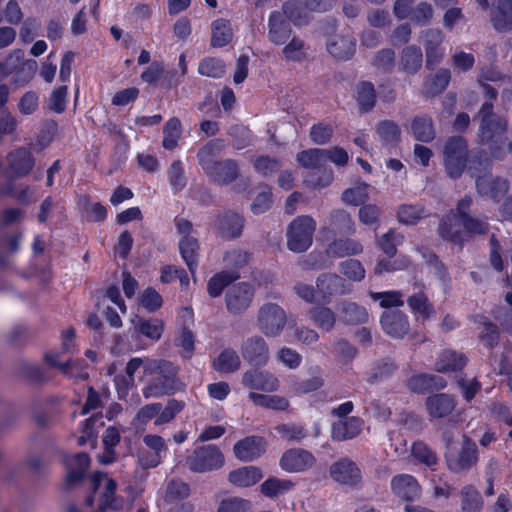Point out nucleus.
Here are the masks:
<instances>
[{"mask_svg":"<svg viewBox=\"0 0 512 512\" xmlns=\"http://www.w3.org/2000/svg\"><path fill=\"white\" fill-rule=\"evenodd\" d=\"M145 374L153 378L143 388L146 399L172 394L177 389V368L169 361L153 360L145 364Z\"/></svg>","mask_w":512,"mask_h":512,"instance_id":"f257e3e1","label":"nucleus"},{"mask_svg":"<svg viewBox=\"0 0 512 512\" xmlns=\"http://www.w3.org/2000/svg\"><path fill=\"white\" fill-rule=\"evenodd\" d=\"M90 479L97 496L99 512H108L109 510L122 512L131 508L132 500H125L115 494L117 483L107 474L95 472Z\"/></svg>","mask_w":512,"mask_h":512,"instance_id":"f03ea898","label":"nucleus"},{"mask_svg":"<svg viewBox=\"0 0 512 512\" xmlns=\"http://www.w3.org/2000/svg\"><path fill=\"white\" fill-rule=\"evenodd\" d=\"M443 157L447 174L451 178H459L468 160L466 141L460 136L449 138L444 145Z\"/></svg>","mask_w":512,"mask_h":512,"instance_id":"7ed1b4c3","label":"nucleus"},{"mask_svg":"<svg viewBox=\"0 0 512 512\" xmlns=\"http://www.w3.org/2000/svg\"><path fill=\"white\" fill-rule=\"evenodd\" d=\"M316 229L315 220L307 215L299 216L292 221L287 233V245L293 252L306 251L312 244Z\"/></svg>","mask_w":512,"mask_h":512,"instance_id":"20e7f679","label":"nucleus"},{"mask_svg":"<svg viewBox=\"0 0 512 512\" xmlns=\"http://www.w3.org/2000/svg\"><path fill=\"white\" fill-rule=\"evenodd\" d=\"M287 316L282 307L266 303L260 307L257 315L258 329L267 337H277L284 330Z\"/></svg>","mask_w":512,"mask_h":512,"instance_id":"39448f33","label":"nucleus"},{"mask_svg":"<svg viewBox=\"0 0 512 512\" xmlns=\"http://www.w3.org/2000/svg\"><path fill=\"white\" fill-rule=\"evenodd\" d=\"M492 108L491 103H485L479 112L481 116L480 138L483 143H498L507 130L506 120L494 114Z\"/></svg>","mask_w":512,"mask_h":512,"instance_id":"423d86ee","label":"nucleus"},{"mask_svg":"<svg viewBox=\"0 0 512 512\" xmlns=\"http://www.w3.org/2000/svg\"><path fill=\"white\" fill-rule=\"evenodd\" d=\"M224 456L214 445L198 447L187 458V465L193 472L204 473L222 467Z\"/></svg>","mask_w":512,"mask_h":512,"instance_id":"0eeeda50","label":"nucleus"},{"mask_svg":"<svg viewBox=\"0 0 512 512\" xmlns=\"http://www.w3.org/2000/svg\"><path fill=\"white\" fill-rule=\"evenodd\" d=\"M449 446V443H447ZM446 461L450 470L461 472L472 468L478 461V450L475 442L463 436V442L459 451L447 447Z\"/></svg>","mask_w":512,"mask_h":512,"instance_id":"6e6552de","label":"nucleus"},{"mask_svg":"<svg viewBox=\"0 0 512 512\" xmlns=\"http://www.w3.org/2000/svg\"><path fill=\"white\" fill-rule=\"evenodd\" d=\"M175 224L178 232L183 235L179 242V250L191 274H195L198 266L199 244L196 238L189 236L192 224L183 218H176Z\"/></svg>","mask_w":512,"mask_h":512,"instance_id":"1a4fd4ad","label":"nucleus"},{"mask_svg":"<svg viewBox=\"0 0 512 512\" xmlns=\"http://www.w3.org/2000/svg\"><path fill=\"white\" fill-rule=\"evenodd\" d=\"M329 474L335 482L343 486L355 487L362 481L360 468L348 458L334 462L329 468Z\"/></svg>","mask_w":512,"mask_h":512,"instance_id":"9d476101","label":"nucleus"},{"mask_svg":"<svg viewBox=\"0 0 512 512\" xmlns=\"http://www.w3.org/2000/svg\"><path fill=\"white\" fill-rule=\"evenodd\" d=\"M254 297V288L247 282L233 285L225 295L227 310L232 314H240L247 310Z\"/></svg>","mask_w":512,"mask_h":512,"instance_id":"9b49d317","label":"nucleus"},{"mask_svg":"<svg viewBox=\"0 0 512 512\" xmlns=\"http://www.w3.org/2000/svg\"><path fill=\"white\" fill-rule=\"evenodd\" d=\"M316 463L314 455L302 448H292L283 453L280 467L290 473H300L312 468Z\"/></svg>","mask_w":512,"mask_h":512,"instance_id":"f8f14e48","label":"nucleus"},{"mask_svg":"<svg viewBox=\"0 0 512 512\" xmlns=\"http://www.w3.org/2000/svg\"><path fill=\"white\" fill-rule=\"evenodd\" d=\"M318 297L329 301L332 296L344 295L351 291V286L345 279L334 273L321 274L316 280Z\"/></svg>","mask_w":512,"mask_h":512,"instance_id":"ddd939ff","label":"nucleus"},{"mask_svg":"<svg viewBox=\"0 0 512 512\" xmlns=\"http://www.w3.org/2000/svg\"><path fill=\"white\" fill-rule=\"evenodd\" d=\"M390 488L395 497L403 501H414L421 496V486L417 479L409 474L394 476L390 482Z\"/></svg>","mask_w":512,"mask_h":512,"instance_id":"4468645a","label":"nucleus"},{"mask_svg":"<svg viewBox=\"0 0 512 512\" xmlns=\"http://www.w3.org/2000/svg\"><path fill=\"white\" fill-rule=\"evenodd\" d=\"M476 188L480 196L499 201L509 190L506 179L485 174L476 178Z\"/></svg>","mask_w":512,"mask_h":512,"instance_id":"2eb2a0df","label":"nucleus"},{"mask_svg":"<svg viewBox=\"0 0 512 512\" xmlns=\"http://www.w3.org/2000/svg\"><path fill=\"white\" fill-rule=\"evenodd\" d=\"M243 358L256 365H264L269 359V348L261 336H253L245 340L241 345Z\"/></svg>","mask_w":512,"mask_h":512,"instance_id":"dca6fc26","label":"nucleus"},{"mask_svg":"<svg viewBox=\"0 0 512 512\" xmlns=\"http://www.w3.org/2000/svg\"><path fill=\"white\" fill-rule=\"evenodd\" d=\"M265 448L266 442L262 437L250 436L235 444L234 453L239 460L249 462L260 457Z\"/></svg>","mask_w":512,"mask_h":512,"instance_id":"f3484780","label":"nucleus"},{"mask_svg":"<svg viewBox=\"0 0 512 512\" xmlns=\"http://www.w3.org/2000/svg\"><path fill=\"white\" fill-rule=\"evenodd\" d=\"M242 382L246 387L250 389L263 390L267 392L276 391L279 387V381L277 377L269 372L256 369L247 371L243 375Z\"/></svg>","mask_w":512,"mask_h":512,"instance_id":"a211bd4d","label":"nucleus"},{"mask_svg":"<svg viewBox=\"0 0 512 512\" xmlns=\"http://www.w3.org/2000/svg\"><path fill=\"white\" fill-rule=\"evenodd\" d=\"M383 330L394 338H401L409 331L407 316L399 311H386L380 319Z\"/></svg>","mask_w":512,"mask_h":512,"instance_id":"6ab92c4d","label":"nucleus"},{"mask_svg":"<svg viewBox=\"0 0 512 512\" xmlns=\"http://www.w3.org/2000/svg\"><path fill=\"white\" fill-rule=\"evenodd\" d=\"M424 45L426 50V66L433 69L440 63L444 56V50L440 48L443 40L442 32L438 29H431L424 32Z\"/></svg>","mask_w":512,"mask_h":512,"instance_id":"aec40b11","label":"nucleus"},{"mask_svg":"<svg viewBox=\"0 0 512 512\" xmlns=\"http://www.w3.org/2000/svg\"><path fill=\"white\" fill-rule=\"evenodd\" d=\"M490 20L498 32L512 30V0H498L490 12Z\"/></svg>","mask_w":512,"mask_h":512,"instance_id":"412c9836","label":"nucleus"},{"mask_svg":"<svg viewBox=\"0 0 512 512\" xmlns=\"http://www.w3.org/2000/svg\"><path fill=\"white\" fill-rule=\"evenodd\" d=\"M355 48V38L349 33L334 35L327 43L328 52L338 59L350 58L354 54Z\"/></svg>","mask_w":512,"mask_h":512,"instance_id":"4be33fe9","label":"nucleus"},{"mask_svg":"<svg viewBox=\"0 0 512 512\" xmlns=\"http://www.w3.org/2000/svg\"><path fill=\"white\" fill-rule=\"evenodd\" d=\"M268 26V37L274 44L282 45L289 39L291 29L280 12L275 11L271 13Z\"/></svg>","mask_w":512,"mask_h":512,"instance_id":"5701e85b","label":"nucleus"},{"mask_svg":"<svg viewBox=\"0 0 512 512\" xmlns=\"http://www.w3.org/2000/svg\"><path fill=\"white\" fill-rule=\"evenodd\" d=\"M426 408L431 417L442 418L454 410L455 400L447 394H435L427 398Z\"/></svg>","mask_w":512,"mask_h":512,"instance_id":"b1692460","label":"nucleus"},{"mask_svg":"<svg viewBox=\"0 0 512 512\" xmlns=\"http://www.w3.org/2000/svg\"><path fill=\"white\" fill-rule=\"evenodd\" d=\"M408 388L415 393H425L432 389H442L446 386L443 377L433 374H416L408 380Z\"/></svg>","mask_w":512,"mask_h":512,"instance_id":"393cba45","label":"nucleus"},{"mask_svg":"<svg viewBox=\"0 0 512 512\" xmlns=\"http://www.w3.org/2000/svg\"><path fill=\"white\" fill-rule=\"evenodd\" d=\"M8 163L16 176H25L32 170L34 159L29 150L20 148L9 154Z\"/></svg>","mask_w":512,"mask_h":512,"instance_id":"a878e982","label":"nucleus"},{"mask_svg":"<svg viewBox=\"0 0 512 512\" xmlns=\"http://www.w3.org/2000/svg\"><path fill=\"white\" fill-rule=\"evenodd\" d=\"M363 421L358 417H350L333 424L332 438L338 441L347 440L359 435Z\"/></svg>","mask_w":512,"mask_h":512,"instance_id":"bb28decb","label":"nucleus"},{"mask_svg":"<svg viewBox=\"0 0 512 512\" xmlns=\"http://www.w3.org/2000/svg\"><path fill=\"white\" fill-rule=\"evenodd\" d=\"M90 464V458L86 453H78L66 459V482L72 485L80 481Z\"/></svg>","mask_w":512,"mask_h":512,"instance_id":"cd10ccee","label":"nucleus"},{"mask_svg":"<svg viewBox=\"0 0 512 512\" xmlns=\"http://www.w3.org/2000/svg\"><path fill=\"white\" fill-rule=\"evenodd\" d=\"M207 175L217 184H228L238 176V166L233 160L218 162Z\"/></svg>","mask_w":512,"mask_h":512,"instance_id":"c85d7f7f","label":"nucleus"},{"mask_svg":"<svg viewBox=\"0 0 512 512\" xmlns=\"http://www.w3.org/2000/svg\"><path fill=\"white\" fill-rule=\"evenodd\" d=\"M263 475L259 468L246 466L229 473V481L237 487H250L262 479Z\"/></svg>","mask_w":512,"mask_h":512,"instance_id":"c756f323","label":"nucleus"},{"mask_svg":"<svg viewBox=\"0 0 512 512\" xmlns=\"http://www.w3.org/2000/svg\"><path fill=\"white\" fill-rule=\"evenodd\" d=\"M461 228V219L455 213H450L443 218L439 226V235L445 240L461 243L465 240Z\"/></svg>","mask_w":512,"mask_h":512,"instance_id":"7c9ffc66","label":"nucleus"},{"mask_svg":"<svg viewBox=\"0 0 512 512\" xmlns=\"http://www.w3.org/2000/svg\"><path fill=\"white\" fill-rule=\"evenodd\" d=\"M133 323L134 330L138 335H142L154 342L158 341L162 337L164 322L158 318H137Z\"/></svg>","mask_w":512,"mask_h":512,"instance_id":"2f4dec72","label":"nucleus"},{"mask_svg":"<svg viewBox=\"0 0 512 512\" xmlns=\"http://www.w3.org/2000/svg\"><path fill=\"white\" fill-rule=\"evenodd\" d=\"M363 251L362 244L350 238L334 240L327 248V254L333 257H346L358 255Z\"/></svg>","mask_w":512,"mask_h":512,"instance_id":"473e14b6","label":"nucleus"},{"mask_svg":"<svg viewBox=\"0 0 512 512\" xmlns=\"http://www.w3.org/2000/svg\"><path fill=\"white\" fill-rule=\"evenodd\" d=\"M233 38L231 23L227 19L219 18L211 23V46L224 47Z\"/></svg>","mask_w":512,"mask_h":512,"instance_id":"72a5a7b5","label":"nucleus"},{"mask_svg":"<svg viewBox=\"0 0 512 512\" xmlns=\"http://www.w3.org/2000/svg\"><path fill=\"white\" fill-rule=\"evenodd\" d=\"M240 277L237 271H221L213 275L207 283V292L210 297L220 296L223 290Z\"/></svg>","mask_w":512,"mask_h":512,"instance_id":"f704fd0d","label":"nucleus"},{"mask_svg":"<svg viewBox=\"0 0 512 512\" xmlns=\"http://www.w3.org/2000/svg\"><path fill=\"white\" fill-rule=\"evenodd\" d=\"M465 364L466 358L463 354L447 350L439 355L435 369L438 372H454L462 369Z\"/></svg>","mask_w":512,"mask_h":512,"instance_id":"c9c22d12","label":"nucleus"},{"mask_svg":"<svg viewBox=\"0 0 512 512\" xmlns=\"http://www.w3.org/2000/svg\"><path fill=\"white\" fill-rule=\"evenodd\" d=\"M340 318L349 324L364 323L368 320V313L364 307L353 302H342L338 306Z\"/></svg>","mask_w":512,"mask_h":512,"instance_id":"e433bc0d","label":"nucleus"},{"mask_svg":"<svg viewBox=\"0 0 512 512\" xmlns=\"http://www.w3.org/2000/svg\"><path fill=\"white\" fill-rule=\"evenodd\" d=\"M423 54L419 47L414 45L407 46L403 49L400 59L401 69L408 73H416L422 66Z\"/></svg>","mask_w":512,"mask_h":512,"instance_id":"4c0bfd02","label":"nucleus"},{"mask_svg":"<svg viewBox=\"0 0 512 512\" xmlns=\"http://www.w3.org/2000/svg\"><path fill=\"white\" fill-rule=\"evenodd\" d=\"M462 512H480L483 507V499L478 490L472 485H466L461 489Z\"/></svg>","mask_w":512,"mask_h":512,"instance_id":"58836bf2","label":"nucleus"},{"mask_svg":"<svg viewBox=\"0 0 512 512\" xmlns=\"http://www.w3.org/2000/svg\"><path fill=\"white\" fill-rule=\"evenodd\" d=\"M413 136L421 142H430L435 138L432 119L426 116L415 117L411 123Z\"/></svg>","mask_w":512,"mask_h":512,"instance_id":"ea45409f","label":"nucleus"},{"mask_svg":"<svg viewBox=\"0 0 512 512\" xmlns=\"http://www.w3.org/2000/svg\"><path fill=\"white\" fill-rule=\"evenodd\" d=\"M182 123L177 117L170 118L163 127L162 146L172 150L177 147L182 135Z\"/></svg>","mask_w":512,"mask_h":512,"instance_id":"a19ab883","label":"nucleus"},{"mask_svg":"<svg viewBox=\"0 0 512 512\" xmlns=\"http://www.w3.org/2000/svg\"><path fill=\"white\" fill-rule=\"evenodd\" d=\"M428 215V211L420 204H403L397 210L399 222L406 225H414Z\"/></svg>","mask_w":512,"mask_h":512,"instance_id":"79ce46f5","label":"nucleus"},{"mask_svg":"<svg viewBox=\"0 0 512 512\" xmlns=\"http://www.w3.org/2000/svg\"><path fill=\"white\" fill-rule=\"evenodd\" d=\"M15 58L18 62H20V68L17 71L15 81L17 83H27L29 82L35 75L38 65L35 60H24V53L21 50H16L11 55L9 60Z\"/></svg>","mask_w":512,"mask_h":512,"instance_id":"37998d69","label":"nucleus"},{"mask_svg":"<svg viewBox=\"0 0 512 512\" xmlns=\"http://www.w3.org/2000/svg\"><path fill=\"white\" fill-rule=\"evenodd\" d=\"M312 322L321 330L329 332L336 323L335 313L328 307H315L309 311Z\"/></svg>","mask_w":512,"mask_h":512,"instance_id":"c03bdc74","label":"nucleus"},{"mask_svg":"<svg viewBox=\"0 0 512 512\" xmlns=\"http://www.w3.org/2000/svg\"><path fill=\"white\" fill-rule=\"evenodd\" d=\"M376 134L383 145L393 146L400 141V128L392 121L385 120L376 127Z\"/></svg>","mask_w":512,"mask_h":512,"instance_id":"a18cd8bd","label":"nucleus"},{"mask_svg":"<svg viewBox=\"0 0 512 512\" xmlns=\"http://www.w3.org/2000/svg\"><path fill=\"white\" fill-rule=\"evenodd\" d=\"M240 358L237 352L231 348L223 350L214 361V368L221 373H231L239 369Z\"/></svg>","mask_w":512,"mask_h":512,"instance_id":"49530a36","label":"nucleus"},{"mask_svg":"<svg viewBox=\"0 0 512 512\" xmlns=\"http://www.w3.org/2000/svg\"><path fill=\"white\" fill-rule=\"evenodd\" d=\"M249 398L255 405L263 408L273 410H286L289 407L288 400L278 395H264L251 392L249 394Z\"/></svg>","mask_w":512,"mask_h":512,"instance_id":"de8ad7c7","label":"nucleus"},{"mask_svg":"<svg viewBox=\"0 0 512 512\" xmlns=\"http://www.w3.org/2000/svg\"><path fill=\"white\" fill-rule=\"evenodd\" d=\"M297 162L307 169H318L326 164L324 149H308L297 154Z\"/></svg>","mask_w":512,"mask_h":512,"instance_id":"09e8293b","label":"nucleus"},{"mask_svg":"<svg viewBox=\"0 0 512 512\" xmlns=\"http://www.w3.org/2000/svg\"><path fill=\"white\" fill-rule=\"evenodd\" d=\"M293 486L294 484L290 480L272 477L261 484L260 490L266 497L274 498L290 491Z\"/></svg>","mask_w":512,"mask_h":512,"instance_id":"8fccbe9b","label":"nucleus"},{"mask_svg":"<svg viewBox=\"0 0 512 512\" xmlns=\"http://www.w3.org/2000/svg\"><path fill=\"white\" fill-rule=\"evenodd\" d=\"M222 148V142L214 140L205 145L198 152V161L205 173L207 174L218 162L214 161L216 154Z\"/></svg>","mask_w":512,"mask_h":512,"instance_id":"3c124183","label":"nucleus"},{"mask_svg":"<svg viewBox=\"0 0 512 512\" xmlns=\"http://www.w3.org/2000/svg\"><path fill=\"white\" fill-rule=\"evenodd\" d=\"M225 70L224 62L215 57H206L198 65L199 74L210 78H221L225 74Z\"/></svg>","mask_w":512,"mask_h":512,"instance_id":"603ef678","label":"nucleus"},{"mask_svg":"<svg viewBox=\"0 0 512 512\" xmlns=\"http://www.w3.org/2000/svg\"><path fill=\"white\" fill-rule=\"evenodd\" d=\"M368 189V184L359 183L351 188L346 189L342 193V200L344 203L352 206L363 204L369 199Z\"/></svg>","mask_w":512,"mask_h":512,"instance_id":"864d4df0","label":"nucleus"},{"mask_svg":"<svg viewBox=\"0 0 512 512\" xmlns=\"http://www.w3.org/2000/svg\"><path fill=\"white\" fill-rule=\"evenodd\" d=\"M190 495L188 484L181 480H171L166 487L165 502L169 504L176 503L186 499Z\"/></svg>","mask_w":512,"mask_h":512,"instance_id":"5fc2aeb1","label":"nucleus"},{"mask_svg":"<svg viewBox=\"0 0 512 512\" xmlns=\"http://www.w3.org/2000/svg\"><path fill=\"white\" fill-rule=\"evenodd\" d=\"M161 411V403H150L141 407L132 420L135 428H144L149 421L156 419Z\"/></svg>","mask_w":512,"mask_h":512,"instance_id":"6e6d98bb","label":"nucleus"},{"mask_svg":"<svg viewBox=\"0 0 512 512\" xmlns=\"http://www.w3.org/2000/svg\"><path fill=\"white\" fill-rule=\"evenodd\" d=\"M369 295L374 301H379L382 308L400 307L404 304V294L400 291L370 292Z\"/></svg>","mask_w":512,"mask_h":512,"instance_id":"4d7b16f0","label":"nucleus"},{"mask_svg":"<svg viewBox=\"0 0 512 512\" xmlns=\"http://www.w3.org/2000/svg\"><path fill=\"white\" fill-rule=\"evenodd\" d=\"M408 304L411 310L422 317L428 319L434 312L432 305L424 293L419 292L408 298Z\"/></svg>","mask_w":512,"mask_h":512,"instance_id":"13d9d810","label":"nucleus"},{"mask_svg":"<svg viewBox=\"0 0 512 512\" xmlns=\"http://www.w3.org/2000/svg\"><path fill=\"white\" fill-rule=\"evenodd\" d=\"M184 406V402L170 399L164 408L161 406V411L157 415L154 424L160 426L171 422L183 410Z\"/></svg>","mask_w":512,"mask_h":512,"instance_id":"bf43d9fd","label":"nucleus"},{"mask_svg":"<svg viewBox=\"0 0 512 512\" xmlns=\"http://www.w3.org/2000/svg\"><path fill=\"white\" fill-rule=\"evenodd\" d=\"M243 220L239 214L226 215L220 224V229L225 237L234 238L241 234Z\"/></svg>","mask_w":512,"mask_h":512,"instance_id":"052dcab7","label":"nucleus"},{"mask_svg":"<svg viewBox=\"0 0 512 512\" xmlns=\"http://www.w3.org/2000/svg\"><path fill=\"white\" fill-rule=\"evenodd\" d=\"M403 239L404 237L400 233H397L395 230H389L377 242L386 255L393 257L397 252L396 247L403 242Z\"/></svg>","mask_w":512,"mask_h":512,"instance_id":"680f3d73","label":"nucleus"},{"mask_svg":"<svg viewBox=\"0 0 512 512\" xmlns=\"http://www.w3.org/2000/svg\"><path fill=\"white\" fill-rule=\"evenodd\" d=\"M282 439L288 442H300L307 436V431L300 424H282L276 427Z\"/></svg>","mask_w":512,"mask_h":512,"instance_id":"e2e57ef3","label":"nucleus"},{"mask_svg":"<svg viewBox=\"0 0 512 512\" xmlns=\"http://www.w3.org/2000/svg\"><path fill=\"white\" fill-rule=\"evenodd\" d=\"M340 272L352 281H361L365 277L362 263L356 259H349L340 263Z\"/></svg>","mask_w":512,"mask_h":512,"instance_id":"0e129e2a","label":"nucleus"},{"mask_svg":"<svg viewBox=\"0 0 512 512\" xmlns=\"http://www.w3.org/2000/svg\"><path fill=\"white\" fill-rule=\"evenodd\" d=\"M375 92L371 83L363 82L358 86L357 100L362 110L368 111L375 104Z\"/></svg>","mask_w":512,"mask_h":512,"instance_id":"69168bd1","label":"nucleus"},{"mask_svg":"<svg viewBox=\"0 0 512 512\" xmlns=\"http://www.w3.org/2000/svg\"><path fill=\"white\" fill-rule=\"evenodd\" d=\"M170 185L175 192L181 191L186 185L183 164L180 160L174 161L168 169Z\"/></svg>","mask_w":512,"mask_h":512,"instance_id":"338daca9","label":"nucleus"},{"mask_svg":"<svg viewBox=\"0 0 512 512\" xmlns=\"http://www.w3.org/2000/svg\"><path fill=\"white\" fill-rule=\"evenodd\" d=\"M251 504L248 500L232 497L220 502L217 512H248Z\"/></svg>","mask_w":512,"mask_h":512,"instance_id":"774afa93","label":"nucleus"}]
</instances>
